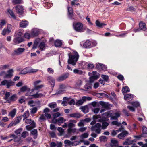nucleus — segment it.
Returning a JSON list of instances; mask_svg holds the SVG:
<instances>
[{"instance_id": "e2e57ef3", "label": "nucleus", "mask_w": 147, "mask_h": 147, "mask_svg": "<svg viewBox=\"0 0 147 147\" xmlns=\"http://www.w3.org/2000/svg\"><path fill=\"white\" fill-rule=\"evenodd\" d=\"M38 71V69H30L29 67V73H33L36 72Z\"/></svg>"}, {"instance_id": "423d86ee", "label": "nucleus", "mask_w": 147, "mask_h": 147, "mask_svg": "<svg viewBox=\"0 0 147 147\" xmlns=\"http://www.w3.org/2000/svg\"><path fill=\"white\" fill-rule=\"evenodd\" d=\"M97 44L96 42H94L91 44V42L88 40H87L83 43V47L85 48H90L93 46H95Z\"/></svg>"}, {"instance_id": "dca6fc26", "label": "nucleus", "mask_w": 147, "mask_h": 147, "mask_svg": "<svg viewBox=\"0 0 147 147\" xmlns=\"http://www.w3.org/2000/svg\"><path fill=\"white\" fill-rule=\"evenodd\" d=\"M130 139L127 138L126 139L125 142L123 143V145H128L132 144L133 142L135 141V140H130Z\"/></svg>"}, {"instance_id": "6e6d98bb", "label": "nucleus", "mask_w": 147, "mask_h": 147, "mask_svg": "<svg viewBox=\"0 0 147 147\" xmlns=\"http://www.w3.org/2000/svg\"><path fill=\"white\" fill-rule=\"evenodd\" d=\"M101 77L106 82H107L109 78V77L107 76L102 75L101 76Z\"/></svg>"}, {"instance_id": "6ab92c4d", "label": "nucleus", "mask_w": 147, "mask_h": 147, "mask_svg": "<svg viewBox=\"0 0 147 147\" xmlns=\"http://www.w3.org/2000/svg\"><path fill=\"white\" fill-rule=\"evenodd\" d=\"M143 137H147V128L145 126H143L142 127V133Z\"/></svg>"}, {"instance_id": "5701e85b", "label": "nucleus", "mask_w": 147, "mask_h": 147, "mask_svg": "<svg viewBox=\"0 0 147 147\" xmlns=\"http://www.w3.org/2000/svg\"><path fill=\"white\" fill-rule=\"evenodd\" d=\"M16 99V95L15 94H14L7 100V102L8 103H10L11 102V101H15Z\"/></svg>"}, {"instance_id": "2f4dec72", "label": "nucleus", "mask_w": 147, "mask_h": 147, "mask_svg": "<svg viewBox=\"0 0 147 147\" xmlns=\"http://www.w3.org/2000/svg\"><path fill=\"white\" fill-rule=\"evenodd\" d=\"M133 97V95L131 94H127L124 96V98L125 100H130L132 99Z\"/></svg>"}, {"instance_id": "9d476101", "label": "nucleus", "mask_w": 147, "mask_h": 147, "mask_svg": "<svg viewBox=\"0 0 147 147\" xmlns=\"http://www.w3.org/2000/svg\"><path fill=\"white\" fill-rule=\"evenodd\" d=\"M15 9L18 14H21L23 13L24 8L22 6L20 5L16 6L15 7Z\"/></svg>"}, {"instance_id": "338daca9", "label": "nucleus", "mask_w": 147, "mask_h": 147, "mask_svg": "<svg viewBox=\"0 0 147 147\" xmlns=\"http://www.w3.org/2000/svg\"><path fill=\"white\" fill-rule=\"evenodd\" d=\"M87 68L88 69H93L94 67V66L93 64L90 63V64H88L87 65Z\"/></svg>"}, {"instance_id": "a19ab883", "label": "nucleus", "mask_w": 147, "mask_h": 147, "mask_svg": "<svg viewBox=\"0 0 147 147\" xmlns=\"http://www.w3.org/2000/svg\"><path fill=\"white\" fill-rule=\"evenodd\" d=\"M29 115V113L28 111H26L23 115V117L24 118L23 120H24L26 118H28Z\"/></svg>"}, {"instance_id": "20e7f679", "label": "nucleus", "mask_w": 147, "mask_h": 147, "mask_svg": "<svg viewBox=\"0 0 147 147\" xmlns=\"http://www.w3.org/2000/svg\"><path fill=\"white\" fill-rule=\"evenodd\" d=\"M13 69H11L7 71V73L6 74L5 71H3L0 73V76L4 75V78H10L13 76Z\"/></svg>"}, {"instance_id": "774afa93", "label": "nucleus", "mask_w": 147, "mask_h": 147, "mask_svg": "<svg viewBox=\"0 0 147 147\" xmlns=\"http://www.w3.org/2000/svg\"><path fill=\"white\" fill-rule=\"evenodd\" d=\"M127 108L128 109L131 111L132 112H134L135 111V109L134 107H133L130 106H127Z\"/></svg>"}, {"instance_id": "a878e982", "label": "nucleus", "mask_w": 147, "mask_h": 147, "mask_svg": "<svg viewBox=\"0 0 147 147\" xmlns=\"http://www.w3.org/2000/svg\"><path fill=\"white\" fill-rule=\"evenodd\" d=\"M111 142L112 144H111L112 147H117L118 146V141L115 140H111Z\"/></svg>"}, {"instance_id": "5fc2aeb1", "label": "nucleus", "mask_w": 147, "mask_h": 147, "mask_svg": "<svg viewBox=\"0 0 147 147\" xmlns=\"http://www.w3.org/2000/svg\"><path fill=\"white\" fill-rule=\"evenodd\" d=\"M68 86L64 84H62L59 86V89H65Z\"/></svg>"}, {"instance_id": "bb28decb", "label": "nucleus", "mask_w": 147, "mask_h": 147, "mask_svg": "<svg viewBox=\"0 0 147 147\" xmlns=\"http://www.w3.org/2000/svg\"><path fill=\"white\" fill-rule=\"evenodd\" d=\"M69 116L71 117L78 119L80 118V117L81 115L79 113H76L70 114L69 115Z\"/></svg>"}, {"instance_id": "f8f14e48", "label": "nucleus", "mask_w": 147, "mask_h": 147, "mask_svg": "<svg viewBox=\"0 0 147 147\" xmlns=\"http://www.w3.org/2000/svg\"><path fill=\"white\" fill-rule=\"evenodd\" d=\"M121 132V133L119 134L117 136V137L120 139H122L125 138L129 134V132L126 130Z\"/></svg>"}, {"instance_id": "aec40b11", "label": "nucleus", "mask_w": 147, "mask_h": 147, "mask_svg": "<svg viewBox=\"0 0 147 147\" xmlns=\"http://www.w3.org/2000/svg\"><path fill=\"white\" fill-rule=\"evenodd\" d=\"M39 31L36 29H33L31 30V35L33 36H35L38 35Z\"/></svg>"}, {"instance_id": "393cba45", "label": "nucleus", "mask_w": 147, "mask_h": 147, "mask_svg": "<svg viewBox=\"0 0 147 147\" xmlns=\"http://www.w3.org/2000/svg\"><path fill=\"white\" fill-rule=\"evenodd\" d=\"M28 22L26 21H22L20 24V27L22 28L26 27L28 25Z\"/></svg>"}, {"instance_id": "473e14b6", "label": "nucleus", "mask_w": 147, "mask_h": 147, "mask_svg": "<svg viewBox=\"0 0 147 147\" xmlns=\"http://www.w3.org/2000/svg\"><path fill=\"white\" fill-rule=\"evenodd\" d=\"M45 43L43 42H42L40 43L39 45V47L41 51H43L45 49Z\"/></svg>"}, {"instance_id": "680f3d73", "label": "nucleus", "mask_w": 147, "mask_h": 147, "mask_svg": "<svg viewBox=\"0 0 147 147\" xmlns=\"http://www.w3.org/2000/svg\"><path fill=\"white\" fill-rule=\"evenodd\" d=\"M84 103L83 101L81 100H78L76 103V105L79 106L82 105Z\"/></svg>"}, {"instance_id": "0eeeda50", "label": "nucleus", "mask_w": 147, "mask_h": 147, "mask_svg": "<svg viewBox=\"0 0 147 147\" xmlns=\"http://www.w3.org/2000/svg\"><path fill=\"white\" fill-rule=\"evenodd\" d=\"M20 90L22 92H24L27 91L28 93L26 94V96H32V94L30 93L31 90L30 88L26 86H24L22 87L20 89Z\"/></svg>"}, {"instance_id": "39448f33", "label": "nucleus", "mask_w": 147, "mask_h": 147, "mask_svg": "<svg viewBox=\"0 0 147 147\" xmlns=\"http://www.w3.org/2000/svg\"><path fill=\"white\" fill-rule=\"evenodd\" d=\"M101 125L99 123L96 124L94 126H92L91 128V130L95 132L96 133L99 134L101 131Z\"/></svg>"}, {"instance_id": "37998d69", "label": "nucleus", "mask_w": 147, "mask_h": 147, "mask_svg": "<svg viewBox=\"0 0 147 147\" xmlns=\"http://www.w3.org/2000/svg\"><path fill=\"white\" fill-rule=\"evenodd\" d=\"M6 85L7 86V88H9V87L13 85V83H1L0 86L2 85Z\"/></svg>"}, {"instance_id": "f257e3e1", "label": "nucleus", "mask_w": 147, "mask_h": 147, "mask_svg": "<svg viewBox=\"0 0 147 147\" xmlns=\"http://www.w3.org/2000/svg\"><path fill=\"white\" fill-rule=\"evenodd\" d=\"M74 55L69 54V58L68 61V64H71L73 66L75 65L79 58L78 53L76 51H74Z\"/></svg>"}, {"instance_id": "c85d7f7f", "label": "nucleus", "mask_w": 147, "mask_h": 147, "mask_svg": "<svg viewBox=\"0 0 147 147\" xmlns=\"http://www.w3.org/2000/svg\"><path fill=\"white\" fill-rule=\"evenodd\" d=\"M16 110L15 108L13 109L11 111H10L9 114V115L12 118H13L15 116Z\"/></svg>"}, {"instance_id": "0e129e2a", "label": "nucleus", "mask_w": 147, "mask_h": 147, "mask_svg": "<svg viewBox=\"0 0 147 147\" xmlns=\"http://www.w3.org/2000/svg\"><path fill=\"white\" fill-rule=\"evenodd\" d=\"M30 37V34L28 33H25L24 35V37L25 38L29 39Z\"/></svg>"}, {"instance_id": "f3484780", "label": "nucleus", "mask_w": 147, "mask_h": 147, "mask_svg": "<svg viewBox=\"0 0 147 147\" xmlns=\"http://www.w3.org/2000/svg\"><path fill=\"white\" fill-rule=\"evenodd\" d=\"M25 50V49L23 48H19L14 51L15 54L18 55L21 53L23 52Z\"/></svg>"}, {"instance_id": "f704fd0d", "label": "nucleus", "mask_w": 147, "mask_h": 147, "mask_svg": "<svg viewBox=\"0 0 147 147\" xmlns=\"http://www.w3.org/2000/svg\"><path fill=\"white\" fill-rule=\"evenodd\" d=\"M7 12L11 15L12 18L15 19H16V16L12 10H11L10 9H8L7 10Z\"/></svg>"}, {"instance_id": "49530a36", "label": "nucleus", "mask_w": 147, "mask_h": 147, "mask_svg": "<svg viewBox=\"0 0 147 147\" xmlns=\"http://www.w3.org/2000/svg\"><path fill=\"white\" fill-rule=\"evenodd\" d=\"M21 119V117H18L16 118L14 121V123H15V124L16 125L17 124L19 123Z\"/></svg>"}, {"instance_id": "ddd939ff", "label": "nucleus", "mask_w": 147, "mask_h": 147, "mask_svg": "<svg viewBox=\"0 0 147 147\" xmlns=\"http://www.w3.org/2000/svg\"><path fill=\"white\" fill-rule=\"evenodd\" d=\"M68 16L70 19H72L73 17V9L72 7H68Z\"/></svg>"}, {"instance_id": "c03bdc74", "label": "nucleus", "mask_w": 147, "mask_h": 147, "mask_svg": "<svg viewBox=\"0 0 147 147\" xmlns=\"http://www.w3.org/2000/svg\"><path fill=\"white\" fill-rule=\"evenodd\" d=\"M91 83H86L84 86V88L88 89H91L92 87L91 86Z\"/></svg>"}, {"instance_id": "4d7b16f0", "label": "nucleus", "mask_w": 147, "mask_h": 147, "mask_svg": "<svg viewBox=\"0 0 147 147\" xmlns=\"http://www.w3.org/2000/svg\"><path fill=\"white\" fill-rule=\"evenodd\" d=\"M99 140L101 141H105L107 140L106 137L103 136L99 137Z\"/></svg>"}, {"instance_id": "bf43d9fd", "label": "nucleus", "mask_w": 147, "mask_h": 147, "mask_svg": "<svg viewBox=\"0 0 147 147\" xmlns=\"http://www.w3.org/2000/svg\"><path fill=\"white\" fill-rule=\"evenodd\" d=\"M28 132L27 131H24L21 134V136L25 138L26 137V136H28Z\"/></svg>"}, {"instance_id": "a211bd4d", "label": "nucleus", "mask_w": 147, "mask_h": 147, "mask_svg": "<svg viewBox=\"0 0 147 147\" xmlns=\"http://www.w3.org/2000/svg\"><path fill=\"white\" fill-rule=\"evenodd\" d=\"M96 67L98 68H101L103 71H105L107 69V67L106 65L98 63L96 65Z\"/></svg>"}, {"instance_id": "69168bd1", "label": "nucleus", "mask_w": 147, "mask_h": 147, "mask_svg": "<svg viewBox=\"0 0 147 147\" xmlns=\"http://www.w3.org/2000/svg\"><path fill=\"white\" fill-rule=\"evenodd\" d=\"M9 67V65H1V68L2 69H5L8 68Z\"/></svg>"}, {"instance_id": "f03ea898", "label": "nucleus", "mask_w": 147, "mask_h": 147, "mask_svg": "<svg viewBox=\"0 0 147 147\" xmlns=\"http://www.w3.org/2000/svg\"><path fill=\"white\" fill-rule=\"evenodd\" d=\"M44 86L43 85H40L36 86L35 85L34 86V88L31 90V92L30 93L32 94V97L33 98H38L42 95L41 94H38V90L42 88Z\"/></svg>"}, {"instance_id": "79ce46f5", "label": "nucleus", "mask_w": 147, "mask_h": 147, "mask_svg": "<svg viewBox=\"0 0 147 147\" xmlns=\"http://www.w3.org/2000/svg\"><path fill=\"white\" fill-rule=\"evenodd\" d=\"M73 72L75 74H77L80 75L82 74L83 72L82 71L79 70L77 69H75L73 70Z\"/></svg>"}, {"instance_id": "b1692460", "label": "nucleus", "mask_w": 147, "mask_h": 147, "mask_svg": "<svg viewBox=\"0 0 147 147\" xmlns=\"http://www.w3.org/2000/svg\"><path fill=\"white\" fill-rule=\"evenodd\" d=\"M139 26L141 30L145 31L146 29L145 24L143 23L142 22H140L139 24Z\"/></svg>"}, {"instance_id": "c9c22d12", "label": "nucleus", "mask_w": 147, "mask_h": 147, "mask_svg": "<svg viewBox=\"0 0 147 147\" xmlns=\"http://www.w3.org/2000/svg\"><path fill=\"white\" fill-rule=\"evenodd\" d=\"M47 80L49 83H55V82L54 78L51 76L48 77L47 78Z\"/></svg>"}, {"instance_id": "4be33fe9", "label": "nucleus", "mask_w": 147, "mask_h": 147, "mask_svg": "<svg viewBox=\"0 0 147 147\" xmlns=\"http://www.w3.org/2000/svg\"><path fill=\"white\" fill-rule=\"evenodd\" d=\"M113 116H111V120H117L118 117L120 116V114L118 112H116L114 113L113 114Z\"/></svg>"}, {"instance_id": "052dcab7", "label": "nucleus", "mask_w": 147, "mask_h": 147, "mask_svg": "<svg viewBox=\"0 0 147 147\" xmlns=\"http://www.w3.org/2000/svg\"><path fill=\"white\" fill-rule=\"evenodd\" d=\"M47 71L50 74H53L54 72L53 69L51 68H48L47 69Z\"/></svg>"}, {"instance_id": "9b49d317", "label": "nucleus", "mask_w": 147, "mask_h": 147, "mask_svg": "<svg viewBox=\"0 0 147 147\" xmlns=\"http://www.w3.org/2000/svg\"><path fill=\"white\" fill-rule=\"evenodd\" d=\"M24 41L22 37H15L13 42L15 44H18Z\"/></svg>"}, {"instance_id": "72a5a7b5", "label": "nucleus", "mask_w": 147, "mask_h": 147, "mask_svg": "<svg viewBox=\"0 0 147 147\" xmlns=\"http://www.w3.org/2000/svg\"><path fill=\"white\" fill-rule=\"evenodd\" d=\"M29 67H27L21 71L20 73L21 74H25L29 73Z\"/></svg>"}, {"instance_id": "09e8293b", "label": "nucleus", "mask_w": 147, "mask_h": 147, "mask_svg": "<svg viewBox=\"0 0 147 147\" xmlns=\"http://www.w3.org/2000/svg\"><path fill=\"white\" fill-rule=\"evenodd\" d=\"M53 6V4L51 3H48L46 4H45L44 6L47 8H50Z\"/></svg>"}, {"instance_id": "603ef678", "label": "nucleus", "mask_w": 147, "mask_h": 147, "mask_svg": "<svg viewBox=\"0 0 147 147\" xmlns=\"http://www.w3.org/2000/svg\"><path fill=\"white\" fill-rule=\"evenodd\" d=\"M64 143L65 144L69 146L72 144L73 143L69 140H66L64 141Z\"/></svg>"}, {"instance_id": "7c9ffc66", "label": "nucleus", "mask_w": 147, "mask_h": 147, "mask_svg": "<svg viewBox=\"0 0 147 147\" xmlns=\"http://www.w3.org/2000/svg\"><path fill=\"white\" fill-rule=\"evenodd\" d=\"M96 26L99 27L100 28H102L104 26L106 25V24H105L103 23H101L98 20H97L96 22Z\"/></svg>"}, {"instance_id": "13d9d810", "label": "nucleus", "mask_w": 147, "mask_h": 147, "mask_svg": "<svg viewBox=\"0 0 147 147\" xmlns=\"http://www.w3.org/2000/svg\"><path fill=\"white\" fill-rule=\"evenodd\" d=\"M22 0H13V3L15 4H20L21 3Z\"/></svg>"}, {"instance_id": "e433bc0d", "label": "nucleus", "mask_w": 147, "mask_h": 147, "mask_svg": "<svg viewBox=\"0 0 147 147\" xmlns=\"http://www.w3.org/2000/svg\"><path fill=\"white\" fill-rule=\"evenodd\" d=\"M64 118L62 117H61L57 119V123L58 125H60L63 122Z\"/></svg>"}, {"instance_id": "2eb2a0df", "label": "nucleus", "mask_w": 147, "mask_h": 147, "mask_svg": "<svg viewBox=\"0 0 147 147\" xmlns=\"http://www.w3.org/2000/svg\"><path fill=\"white\" fill-rule=\"evenodd\" d=\"M36 126V124L34 121H33L29 125L26 126V128L28 130H30L31 129L35 128Z\"/></svg>"}, {"instance_id": "1a4fd4ad", "label": "nucleus", "mask_w": 147, "mask_h": 147, "mask_svg": "<svg viewBox=\"0 0 147 147\" xmlns=\"http://www.w3.org/2000/svg\"><path fill=\"white\" fill-rule=\"evenodd\" d=\"M112 115V112L111 111H109V112H106L102 115V116L103 118L102 119L105 121H107L109 120L108 118L109 117H111Z\"/></svg>"}, {"instance_id": "412c9836", "label": "nucleus", "mask_w": 147, "mask_h": 147, "mask_svg": "<svg viewBox=\"0 0 147 147\" xmlns=\"http://www.w3.org/2000/svg\"><path fill=\"white\" fill-rule=\"evenodd\" d=\"M69 76V74L66 73L63 75L59 77L57 80L58 81H60L65 80L66 78L68 77Z\"/></svg>"}, {"instance_id": "ea45409f", "label": "nucleus", "mask_w": 147, "mask_h": 147, "mask_svg": "<svg viewBox=\"0 0 147 147\" xmlns=\"http://www.w3.org/2000/svg\"><path fill=\"white\" fill-rule=\"evenodd\" d=\"M131 104L134 107H137L140 106L139 103L137 101L133 102H131Z\"/></svg>"}, {"instance_id": "3c124183", "label": "nucleus", "mask_w": 147, "mask_h": 147, "mask_svg": "<svg viewBox=\"0 0 147 147\" xmlns=\"http://www.w3.org/2000/svg\"><path fill=\"white\" fill-rule=\"evenodd\" d=\"M89 135L88 133H84L82 134L81 136V137L82 138H87Z\"/></svg>"}, {"instance_id": "cd10ccee", "label": "nucleus", "mask_w": 147, "mask_h": 147, "mask_svg": "<svg viewBox=\"0 0 147 147\" xmlns=\"http://www.w3.org/2000/svg\"><path fill=\"white\" fill-rule=\"evenodd\" d=\"M62 45V42L59 40H57L55 42V45L57 47H61Z\"/></svg>"}, {"instance_id": "864d4df0", "label": "nucleus", "mask_w": 147, "mask_h": 147, "mask_svg": "<svg viewBox=\"0 0 147 147\" xmlns=\"http://www.w3.org/2000/svg\"><path fill=\"white\" fill-rule=\"evenodd\" d=\"M48 106L51 108H54L57 106V104L55 103H51L48 105Z\"/></svg>"}, {"instance_id": "de8ad7c7", "label": "nucleus", "mask_w": 147, "mask_h": 147, "mask_svg": "<svg viewBox=\"0 0 147 147\" xmlns=\"http://www.w3.org/2000/svg\"><path fill=\"white\" fill-rule=\"evenodd\" d=\"M11 93L9 92H6L5 95V97L4 99L5 100H7L8 98L10 96Z\"/></svg>"}, {"instance_id": "c756f323", "label": "nucleus", "mask_w": 147, "mask_h": 147, "mask_svg": "<svg viewBox=\"0 0 147 147\" xmlns=\"http://www.w3.org/2000/svg\"><path fill=\"white\" fill-rule=\"evenodd\" d=\"M31 134L34 136V139H36L38 135V132L37 129H34L32 130Z\"/></svg>"}, {"instance_id": "7ed1b4c3", "label": "nucleus", "mask_w": 147, "mask_h": 147, "mask_svg": "<svg viewBox=\"0 0 147 147\" xmlns=\"http://www.w3.org/2000/svg\"><path fill=\"white\" fill-rule=\"evenodd\" d=\"M97 73L96 71H93L92 73H88V74L90 76L89 78V83H92L99 78V76L96 75Z\"/></svg>"}, {"instance_id": "4c0bfd02", "label": "nucleus", "mask_w": 147, "mask_h": 147, "mask_svg": "<svg viewBox=\"0 0 147 147\" xmlns=\"http://www.w3.org/2000/svg\"><path fill=\"white\" fill-rule=\"evenodd\" d=\"M22 31L21 30H19L16 33L15 36L18 37H22Z\"/></svg>"}, {"instance_id": "a18cd8bd", "label": "nucleus", "mask_w": 147, "mask_h": 147, "mask_svg": "<svg viewBox=\"0 0 147 147\" xmlns=\"http://www.w3.org/2000/svg\"><path fill=\"white\" fill-rule=\"evenodd\" d=\"M109 123L105 121H103L102 123V128L103 129H106L107 127L109 125Z\"/></svg>"}, {"instance_id": "58836bf2", "label": "nucleus", "mask_w": 147, "mask_h": 147, "mask_svg": "<svg viewBox=\"0 0 147 147\" xmlns=\"http://www.w3.org/2000/svg\"><path fill=\"white\" fill-rule=\"evenodd\" d=\"M122 92L123 93H125L129 92L130 90L129 88L127 86L123 87L122 89Z\"/></svg>"}, {"instance_id": "4468645a", "label": "nucleus", "mask_w": 147, "mask_h": 147, "mask_svg": "<svg viewBox=\"0 0 147 147\" xmlns=\"http://www.w3.org/2000/svg\"><path fill=\"white\" fill-rule=\"evenodd\" d=\"M99 104L103 108H105L109 110L110 109L109 105L107 103L101 101L99 102Z\"/></svg>"}, {"instance_id": "8fccbe9b", "label": "nucleus", "mask_w": 147, "mask_h": 147, "mask_svg": "<svg viewBox=\"0 0 147 147\" xmlns=\"http://www.w3.org/2000/svg\"><path fill=\"white\" fill-rule=\"evenodd\" d=\"M111 124L113 125H115L117 126H119L121 125V123L120 122H119L117 121H113L111 122Z\"/></svg>"}, {"instance_id": "6e6552de", "label": "nucleus", "mask_w": 147, "mask_h": 147, "mask_svg": "<svg viewBox=\"0 0 147 147\" xmlns=\"http://www.w3.org/2000/svg\"><path fill=\"white\" fill-rule=\"evenodd\" d=\"M73 26L75 30L79 32H80L82 29L83 24L81 23H77L74 24Z\"/></svg>"}]
</instances>
